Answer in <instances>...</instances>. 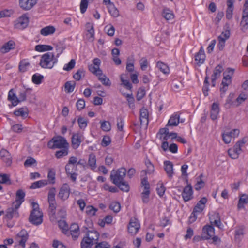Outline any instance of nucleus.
I'll return each instance as SVG.
<instances>
[{
  "label": "nucleus",
  "mask_w": 248,
  "mask_h": 248,
  "mask_svg": "<svg viewBox=\"0 0 248 248\" xmlns=\"http://www.w3.org/2000/svg\"><path fill=\"white\" fill-rule=\"evenodd\" d=\"M31 204L33 209L30 213L29 221L33 225H39L43 222V213L40 211L37 203L33 202Z\"/></svg>",
  "instance_id": "f257e3e1"
},
{
  "label": "nucleus",
  "mask_w": 248,
  "mask_h": 248,
  "mask_svg": "<svg viewBox=\"0 0 248 248\" xmlns=\"http://www.w3.org/2000/svg\"><path fill=\"white\" fill-rule=\"evenodd\" d=\"M57 62V59H54V55L51 52L43 54L39 62V65L43 68L51 69Z\"/></svg>",
  "instance_id": "f03ea898"
},
{
  "label": "nucleus",
  "mask_w": 248,
  "mask_h": 248,
  "mask_svg": "<svg viewBox=\"0 0 248 248\" xmlns=\"http://www.w3.org/2000/svg\"><path fill=\"white\" fill-rule=\"evenodd\" d=\"M48 147L52 149L56 148H68L69 143L66 140L61 136L54 137L47 144Z\"/></svg>",
  "instance_id": "7ed1b4c3"
},
{
  "label": "nucleus",
  "mask_w": 248,
  "mask_h": 248,
  "mask_svg": "<svg viewBox=\"0 0 248 248\" xmlns=\"http://www.w3.org/2000/svg\"><path fill=\"white\" fill-rule=\"evenodd\" d=\"M127 170L124 168H121L117 170H112L111 172L110 178L112 183L117 185L121 182L124 181Z\"/></svg>",
  "instance_id": "20e7f679"
},
{
  "label": "nucleus",
  "mask_w": 248,
  "mask_h": 248,
  "mask_svg": "<svg viewBox=\"0 0 248 248\" xmlns=\"http://www.w3.org/2000/svg\"><path fill=\"white\" fill-rule=\"evenodd\" d=\"M29 238L27 232L22 230L19 232L15 238V248H25V244Z\"/></svg>",
  "instance_id": "39448f33"
},
{
  "label": "nucleus",
  "mask_w": 248,
  "mask_h": 248,
  "mask_svg": "<svg viewBox=\"0 0 248 248\" xmlns=\"http://www.w3.org/2000/svg\"><path fill=\"white\" fill-rule=\"evenodd\" d=\"M246 142V140L245 138L238 141L232 148L229 149L228 150L229 156L233 159H237L242 151L241 147Z\"/></svg>",
  "instance_id": "423d86ee"
},
{
  "label": "nucleus",
  "mask_w": 248,
  "mask_h": 248,
  "mask_svg": "<svg viewBox=\"0 0 248 248\" xmlns=\"http://www.w3.org/2000/svg\"><path fill=\"white\" fill-rule=\"evenodd\" d=\"M158 134L160 135L159 139L162 140H167L170 138L176 139L177 135L176 133L169 132V130L167 127L161 128Z\"/></svg>",
  "instance_id": "0eeeda50"
},
{
  "label": "nucleus",
  "mask_w": 248,
  "mask_h": 248,
  "mask_svg": "<svg viewBox=\"0 0 248 248\" xmlns=\"http://www.w3.org/2000/svg\"><path fill=\"white\" fill-rule=\"evenodd\" d=\"M29 22V20L27 14H24L15 22L14 27L19 30L24 29L28 26Z\"/></svg>",
  "instance_id": "6e6552de"
},
{
  "label": "nucleus",
  "mask_w": 248,
  "mask_h": 248,
  "mask_svg": "<svg viewBox=\"0 0 248 248\" xmlns=\"http://www.w3.org/2000/svg\"><path fill=\"white\" fill-rule=\"evenodd\" d=\"M205 205H201L200 203H197L194 207L193 212L189 217L188 223L191 224L196 220L198 214L202 213L205 208Z\"/></svg>",
  "instance_id": "1a4fd4ad"
},
{
  "label": "nucleus",
  "mask_w": 248,
  "mask_h": 248,
  "mask_svg": "<svg viewBox=\"0 0 248 248\" xmlns=\"http://www.w3.org/2000/svg\"><path fill=\"white\" fill-rule=\"evenodd\" d=\"M70 193V188L69 186L67 183H64L60 188L58 197L62 201H65L67 199Z\"/></svg>",
  "instance_id": "9d476101"
},
{
  "label": "nucleus",
  "mask_w": 248,
  "mask_h": 248,
  "mask_svg": "<svg viewBox=\"0 0 248 248\" xmlns=\"http://www.w3.org/2000/svg\"><path fill=\"white\" fill-rule=\"evenodd\" d=\"M37 0H19L20 7L27 11L31 9L37 3Z\"/></svg>",
  "instance_id": "9b49d317"
},
{
  "label": "nucleus",
  "mask_w": 248,
  "mask_h": 248,
  "mask_svg": "<svg viewBox=\"0 0 248 248\" xmlns=\"http://www.w3.org/2000/svg\"><path fill=\"white\" fill-rule=\"evenodd\" d=\"M148 117V110L144 107L142 108L140 110V121L141 126H147L149 123Z\"/></svg>",
  "instance_id": "f8f14e48"
},
{
  "label": "nucleus",
  "mask_w": 248,
  "mask_h": 248,
  "mask_svg": "<svg viewBox=\"0 0 248 248\" xmlns=\"http://www.w3.org/2000/svg\"><path fill=\"white\" fill-rule=\"evenodd\" d=\"M83 140V137L82 134L79 133L73 134L71 139L72 146L73 148L77 149Z\"/></svg>",
  "instance_id": "ddd939ff"
},
{
  "label": "nucleus",
  "mask_w": 248,
  "mask_h": 248,
  "mask_svg": "<svg viewBox=\"0 0 248 248\" xmlns=\"http://www.w3.org/2000/svg\"><path fill=\"white\" fill-rule=\"evenodd\" d=\"M25 193L22 189H18L16 193V201L13 203V205L16 208H19L24 200Z\"/></svg>",
  "instance_id": "4468645a"
},
{
  "label": "nucleus",
  "mask_w": 248,
  "mask_h": 248,
  "mask_svg": "<svg viewBox=\"0 0 248 248\" xmlns=\"http://www.w3.org/2000/svg\"><path fill=\"white\" fill-rule=\"evenodd\" d=\"M140 228V224L138 220L131 219L128 226V231L132 234H135Z\"/></svg>",
  "instance_id": "2eb2a0df"
},
{
  "label": "nucleus",
  "mask_w": 248,
  "mask_h": 248,
  "mask_svg": "<svg viewBox=\"0 0 248 248\" xmlns=\"http://www.w3.org/2000/svg\"><path fill=\"white\" fill-rule=\"evenodd\" d=\"M202 232V238L206 240L209 239L214 235V228L212 225H207L203 228Z\"/></svg>",
  "instance_id": "dca6fc26"
},
{
  "label": "nucleus",
  "mask_w": 248,
  "mask_h": 248,
  "mask_svg": "<svg viewBox=\"0 0 248 248\" xmlns=\"http://www.w3.org/2000/svg\"><path fill=\"white\" fill-rule=\"evenodd\" d=\"M205 57L204 49L202 47H201L199 52L195 56V60L196 62V64L198 66H201L204 63Z\"/></svg>",
  "instance_id": "f3484780"
},
{
  "label": "nucleus",
  "mask_w": 248,
  "mask_h": 248,
  "mask_svg": "<svg viewBox=\"0 0 248 248\" xmlns=\"http://www.w3.org/2000/svg\"><path fill=\"white\" fill-rule=\"evenodd\" d=\"M0 156L7 166L11 165L12 157L9 152L6 149H2L0 151Z\"/></svg>",
  "instance_id": "a211bd4d"
},
{
  "label": "nucleus",
  "mask_w": 248,
  "mask_h": 248,
  "mask_svg": "<svg viewBox=\"0 0 248 248\" xmlns=\"http://www.w3.org/2000/svg\"><path fill=\"white\" fill-rule=\"evenodd\" d=\"M219 111V104L217 102L213 103L210 111V117L212 120H215L217 119Z\"/></svg>",
  "instance_id": "6ab92c4d"
},
{
  "label": "nucleus",
  "mask_w": 248,
  "mask_h": 248,
  "mask_svg": "<svg viewBox=\"0 0 248 248\" xmlns=\"http://www.w3.org/2000/svg\"><path fill=\"white\" fill-rule=\"evenodd\" d=\"M16 206L12 205V207L7 209L6 214L5 215V218L9 220L11 219L14 217H17L19 216L17 212V209Z\"/></svg>",
  "instance_id": "aec40b11"
},
{
  "label": "nucleus",
  "mask_w": 248,
  "mask_h": 248,
  "mask_svg": "<svg viewBox=\"0 0 248 248\" xmlns=\"http://www.w3.org/2000/svg\"><path fill=\"white\" fill-rule=\"evenodd\" d=\"M164 170L169 178H171L173 174V164L170 161L164 162Z\"/></svg>",
  "instance_id": "412c9836"
},
{
  "label": "nucleus",
  "mask_w": 248,
  "mask_h": 248,
  "mask_svg": "<svg viewBox=\"0 0 248 248\" xmlns=\"http://www.w3.org/2000/svg\"><path fill=\"white\" fill-rule=\"evenodd\" d=\"M55 28L53 26H47L40 30V34L44 36L53 34L55 32Z\"/></svg>",
  "instance_id": "4be33fe9"
},
{
  "label": "nucleus",
  "mask_w": 248,
  "mask_h": 248,
  "mask_svg": "<svg viewBox=\"0 0 248 248\" xmlns=\"http://www.w3.org/2000/svg\"><path fill=\"white\" fill-rule=\"evenodd\" d=\"M15 44L12 41H9L5 43L0 49V51L2 53H6L11 50L14 49Z\"/></svg>",
  "instance_id": "5701e85b"
},
{
  "label": "nucleus",
  "mask_w": 248,
  "mask_h": 248,
  "mask_svg": "<svg viewBox=\"0 0 248 248\" xmlns=\"http://www.w3.org/2000/svg\"><path fill=\"white\" fill-rule=\"evenodd\" d=\"M179 123V115L177 114L172 115L170 118L166 126H176Z\"/></svg>",
  "instance_id": "b1692460"
},
{
  "label": "nucleus",
  "mask_w": 248,
  "mask_h": 248,
  "mask_svg": "<svg viewBox=\"0 0 248 248\" xmlns=\"http://www.w3.org/2000/svg\"><path fill=\"white\" fill-rule=\"evenodd\" d=\"M234 71V69L228 68L223 73V80H226L229 82H231V78L233 75Z\"/></svg>",
  "instance_id": "393cba45"
},
{
  "label": "nucleus",
  "mask_w": 248,
  "mask_h": 248,
  "mask_svg": "<svg viewBox=\"0 0 248 248\" xmlns=\"http://www.w3.org/2000/svg\"><path fill=\"white\" fill-rule=\"evenodd\" d=\"M224 69L221 65H217L215 68L211 78H213V80H216L220 76V74L223 71Z\"/></svg>",
  "instance_id": "a878e982"
},
{
  "label": "nucleus",
  "mask_w": 248,
  "mask_h": 248,
  "mask_svg": "<svg viewBox=\"0 0 248 248\" xmlns=\"http://www.w3.org/2000/svg\"><path fill=\"white\" fill-rule=\"evenodd\" d=\"M48 184L47 180H42L33 183L30 186L31 189H36L46 186Z\"/></svg>",
  "instance_id": "bb28decb"
},
{
  "label": "nucleus",
  "mask_w": 248,
  "mask_h": 248,
  "mask_svg": "<svg viewBox=\"0 0 248 248\" xmlns=\"http://www.w3.org/2000/svg\"><path fill=\"white\" fill-rule=\"evenodd\" d=\"M30 89H27L25 91H22L20 92L19 94V98L16 100L15 101H13L12 105L13 106H16L17 105V104L21 101H23L26 100V92Z\"/></svg>",
  "instance_id": "cd10ccee"
},
{
  "label": "nucleus",
  "mask_w": 248,
  "mask_h": 248,
  "mask_svg": "<svg viewBox=\"0 0 248 248\" xmlns=\"http://www.w3.org/2000/svg\"><path fill=\"white\" fill-rule=\"evenodd\" d=\"M93 243V242L86 236L83 238L81 242V248H91Z\"/></svg>",
  "instance_id": "c85d7f7f"
},
{
  "label": "nucleus",
  "mask_w": 248,
  "mask_h": 248,
  "mask_svg": "<svg viewBox=\"0 0 248 248\" xmlns=\"http://www.w3.org/2000/svg\"><path fill=\"white\" fill-rule=\"evenodd\" d=\"M96 160L95 155L93 153L90 154L88 159V165L92 170H93L96 168Z\"/></svg>",
  "instance_id": "c756f323"
},
{
  "label": "nucleus",
  "mask_w": 248,
  "mask_h": 248,
  "mask_svg": "<svg viewBox=\"0 0 248 248\" xmlns=\"http://www.w3.org/2000/svg\"><path fill=\"white\" fill-rule=\"evenodd\" d=\"M162 15L167 20H171L174 18L172 12L168 8H164L163 10Z\"/></svg>",
  "instance_id": "7c9ffc66"
},
{
  "label": "nucleus",
  "mask_w": 248,
  "mask_h": 248,
  "mask_svg": "<svg viewBox=\"0 0 248 248\" xmlns=\"http://www.w3.org/2000/svg\"><path fill=\"white\" fill-rule=\"evenodd\" d=\"M52 49L53 47L51 46L47 45H37L35 46V50L38 52L51 50Z\"/></svg>",
  "instance_id": "2f4dec72"
},
{
  "label": "nucleus",
  "mask_w": 248,
  "mask_h": 248,
  "mask_svg": "<svg viewBox=\"0 0 248 248\" xmlns=\"http://www.w3.org/2000/svg\"><path fill=\"white\" fill-rule=\"evenodd\" d=\"M157 67L163 73L165 74H168L170 72V69L168 66L161 62H157Z\"/></svg>",
  "instance_id": "473e14b6"
},
{
  "label": "nucleus",
  "mask_w": 248,
  "mask_h": 248,
  "mask_svg": "<svg viewBox=\"0 0 248 248\" xmlns=\"http://www.w3.org/2000/svg\"><path fill=\"white\" fill-rule=\"evenodd\" d=\"M30 65L29 62L25 59L22 60L20 61L18 68L19 70L21 72H25L28 69Z\"/></svg>",
  "instance_id": "72a5a7b5"
},
{
  "label": "nucleus",
  "mask_w": 248,
  "mask_h": 248,
  "mask_svg": "<svg viewBox=\"0 0 248 248\" xmlns=\"http://www.w3.org/2000/svg\"><path fill=\"white\" fill-rule=\"evenodd\" d=\"M56 188L52 187L50 189L48 193V202H56L55 201Z\"/></svg>",
  "instance_id": "f704fd0d"
},
{
  "label": "nucleus",
  "mask_w": 248,
  "mask_h": 248,
  "mask_svg": "<svg viewBox=\"0 0 248 248\" xmlns=\"http://www.w3.org/2000/svg\"><path fill=\"white\" fill-rule=\"evenodd\" d=\"M86 236L90 238L93 242L98 240L99 234V233L95 231H89Z\"/></svg>",
  "instance_id": "c9c22d12"
},
{
  "label": "nucleus",
  "mask_w": 248,
  "mask_h": 248,
  "mask_svg": "<svg viewBox=\"0 0 248 248\" xmlns=\"http://www.w3.org/2000/svg\"><path fill=\"white\" fill-rule=\"evenodd\" d=\"M98 76L99 80L104 85L106 86H110L111 85V81L106 75H103L102 73V75H98Z\"/></svg>",
  "instance_id": "e433bc0d"
},
{
  "label": "nucleus",
  "mask_w": 248,
  "mask_h": 248,
  "mask_svg": "<svg viewBox=\"0 0 248 248\" xmlns=\"http://www.w3.org/2000/svg\"><path fill=\"white\" fill-rule=\"evenodd\" d=\"M62 149L57 151L55 153V156L57 158H61L63 156H66L68 153V148H62Z\"/></svg>",
  "instance_id": "4c0bfd02"
},
{
  "label": "nucleus",
  "mask_w": 248,
  "mask_h": 248,
  "mask_svg": "<svg viewBox=\"0 0 248 248\" xmlns=\"http://www.w3.org/2000/svg\"><path fill=\"white\" fill-rule=\"evenodd\" d=\"M89 70L91 72L96 76L102 75V71L99 68V67L93 65V64H90L89 65Z\"/></svg>",
  "instance_id": "58836bf2"
},
{
  "label": "nucleus",
  "mask_w": 248,
  "mask_h": 248,
  "mask_svg": "<svg viewBox=\"0 0 248 248\" xmlns=\"http://www.w3.org/2000/svg\"><path fill=\"white\" fill-rule=\"evenodd\" d=\"M115 185L117 186L118 188H119L122 191L124 192H128L129 191V186L128 184L125 181L121 182L119 184Z\"/></svg>",
  "instance_id": "ea45409f"
},
{
  "label": "nucleus",
  "mask_w": 248,
  "mask_h": 248,
  "mask_svg": "<svg viewBox=\"0 0 248 248\" xmlns=\"http://www.w3.org/2000/svg\"><path fill=\"white\" fill-rule=\"evenodd\" d=\"M202 174L200 175L197 178V182L195 185V189L196 190H200L204 186L205 184L204 182L202 180Z\"/></svg>",
  "instance_id": "a19ab883"
},
{
  "label": "nucleus",
  "mask_w": 248,
  "mask_h": 248,
  "mask_svg": "<svg viewBox=\"0 0 248 248\" xmlns=\"http://www.w3.org/2000/svg\"><path fill=\"white\" fill-rule=\"evenodd\" d=\"M55 171L54 170H49L47 175V183L54 184L55 183Z\"/></svg>",
  "instance_id": "79ce46f5"
},
{
  "label": "nucleus",
  "mask_w": 248,
  "mask_h": 248,
  "mask_svg": "<svg viewBox=\"0 0 248 248\" xmlns=\"http://www.w3.org/2000/svg\"><path fill=\"white\" fill-rule=\"evenodd\" d=\"M88 120L87 119L82 117H79L78 119V123L79 125V127L81 129H84L87 126L88 124Z\"/></svg>",
  "instance_id": "37998d69"
},
{
  "label": "nucleus",
  "mask_w": 248,
  "mask_h": 248,
  "mask_svg": "<svg viewBox=\"0 0 248 248\" xmlns=\"http://www.w3.org/2000/svg\"><path fill=\"white\" fill-rule=\"evenodd\" d=\"M0 183L7 185H11V181L10 177L6 174H0Z\"/></svg>",
  "instance_id": "c03bdc74"
},
{
  "label": "nucleus",
  "mask_w": 248,
  "mask_h": 248,
  "mask_svg": "<svg viewBox=\"0 0 248 248\" xmlns=\"http://www.w3.org/2000/svg\"><path fill=\"white\" fill-rule=\"evenodd\" d=\"M150 190H143L141 193V197L142 202L144 203H147L149 201Z\"/></svg>",
  "instance_id": "a18cd8bd"
},
{
  "label": "nucleus",
  "mask_w": 248,
  "mask_h": 248,
  "mask_svg": "<svg viewBox=\"0 0 248 248\" xmlns=\"http://www.w3.org/2000/svg\"><path fill=\"white\" fill-rule=\"evenodd\" d=\"M109 208L115 213H118L121 209L120 203L118 202H113L110 203Z\"/></svg>",
  "instance_id": "49530a36"
},
{
  "label": "nucleus",
  "mask_w": 248,
  "mask_h": 248,
  "mask_svg": "<svg viewBox=\"0 0 248 248\" xmlns=\"http://www.w3.org/2000/svg\"><path fill=\"white\" fill-rule=\"evenodd\" d=\"M43 78V76L39 74L36 73L32 76V81L35 84H40L42 82V80Z\"/></svg>",
  "instance_id": "de8ad7c7"
},
{
  "label": "nucleus",
  "mask_w": 248,
  "mask_h": 248,
  "mask_svg": "<svg viewBox=\"0 0 248 248\" xmlns=\"http://www.w3.org/2000/svg\"><path fill=\"white\" fill-rule=\"evenodd\" d=\"M75 85L76 83L75 82L72 83L71 81L66 82L64 85L65 91L67 93L72 92L75 89Z\"/></svg>",
  "instance_id": "09e8293b"
},
{
  "label": "nucleus",
  "mask_w": 248,
  "mask_h": 248,
  "mask_svg": "<svg viewBox=\"0 0 248 248\" xmlns=\"http://www.w3.org/2000/svg\"><path fill=\"white\" fill-rule=\"evenodd\" d=\"M108 11L110 14L113 17H118L119 15V11L116 8L114 4H112L111 6L108 7Z\"/></svg>",
  "instance_id": "8fccbe9b"
},
{
  "label": "nucleus",
  "mask_w": 248,
  "mask_h": 248,
  "mask_svg": "<svg viewBox=\"0 0 248 248\" xmlns=\"http://www.w3.org/2000/svg\"><path fill=\"white\" fill-rule=\"evenodd\" d=\"M85 76V72L82 69H78L77 72L74 74L73 75V78L78 81L82 77H83Z\"/></svg>",
  "instance_id": "3c124183"
},
{
  "label": "nucleus",
  "mask_w": 248,
  "mask_h": 248,
  "mask_svg": "<svg viewBox=\"0 0 248 248\" xmlns=\"http://www.w3.org/2000/svg\"><path fill=\"white\" fill-rule=\"evenodd\" d=\"M101 128L104 131H109L111 130L110 123L107 121L101 122Z\"/></svg>",
  "instance_id": "603ef678"
},
{
  "label": "nucleus",
  "mask_w": 248,
  "mask_h": 248,
  "mask_svg": "<svg viewBox=\"0 0 248 248\" xmlns=\"http://www.w3.org/2000/svg\"><path fill=\"white\" fill-rule=\"evenodd\" d=\"M77 166L76 165H72L69 163L65 165V169L66 173H71V172H74L75 171L77 170Z\"/></svg>",
  "instance_id": "864d4df0"
},
{
  "label": "nucleus",
  "mask_w": 248,
  "mask_h": 248,
  "mask_svg": "<svg viewBox=\"0 0 248 248\" xmlns=\"http://www.w3.org/2000/svg\"><path fill=\"white\" fill-rule=\"evenodd\" d=\"M75 60L74 59H71L68 64L64 65L63 70L67 71H70L75 67Z\"/></svg>",
  "instance_id": "5fc2aeb1"
},
{
  "label": "nucleus",
  "mask_w": 248,
  "mask_h": 248,
  "mask_svg": "<svg viewBox=\"0 0 248 248\" xmlns=\"http://www.w3.org/2000/svg\"><path fill=\"white\" fill-rule=\"evenodd\" d=\"M140 68L142 70H146L148 67V61L145 57L142 58L140 61Z\"/></svg>",
  "instance_id": "6e6d98bb"
},
{
  "label": "nucleus",
  "mask_w": 248,
  "mask_h": 248,
  "mask_svg": "<svg viewBox=\"0 0 248 248\" xmlns=\"http://www.w3.org/2000/svg\"><path fill=\"white\" fill-rule=\"evenodd\" d=\"M88 27H90V29H88L87 30V32L90 34L89 39H92V40L93 41L94 39V28L93 24L88 22Z\"/></svg>",
  "instance_id": "4d7b16f0"
},
{
  "label": "nucleus",
  "mask_w": 248,
  "mask_h": 248,
  "mask_svg": "<svg viewBox=\"0 0 248 248\" xmlns=\"http://www.w3.org/2000/svg\"><path fill=\"white\" fill-rule=\"evenodd\" d=\"M49 215L54 217L56 213V202L49 203Z\"/></svg>",
  "instance_id": "13d9d810"
},
{
  "label": "nucleus",
  "mask_w": 248,
  "mask_h": 248,
  "mask_svg": "<svg viewBox=\"0 0 248 248\" xmlns=\"http://www.w3.org/2000/svg\"><path fill=\"white\" fill-rule=\"evenodd\" d=\"M156 191L158 195L161 197L162 196L165 191V187L162 183H158L156 187Z\"/></svg>",
  "instance_id": "bf43d9fd"
},
{
  "label": "nucleus",
  "mask_w": 248,
  "mask_h": 248,
  "mask_svg": "<svg viewBox=\"0 0 248 248\" xmlns=\"http://www.w3.org/2000/svg\"><path fill=\"white\" fill-rule=\"evenodd\" d=\"M97 209L92 206H88L86 208V214L90 216L95 215Z\"/></svg>",
  "instance_id": "052dcab7"
},
{
  "label": "nucleus",
  "mask_w": 248,
  "mask_h": 248,
  "mask_svg": "<svg viewBox=\"0 0 248 248\" xmlns=\"http://www.w3.org/2000/svg\"><path fill=\"white\" fill-rule=\"evenodd\" d=\"M193 197V189L190 184H187V201L191 200Z\"/></svg>",
  "instance_id": "680f3d73"
},
{
  "label": "nucleus",
  "mask_w": 248,
  "mask_h": 248,
  "mask_svg": "<svg viewBox=\"0 0 248 248\" xmlns=\"http://www.w3.org/2000/svg\"><path fill=\"white\" fill-rule=\"evenodd\" d=\"M111 143V139L109 136L106 135L104 136L102 140L101 145L103 147L108 146Z\"/></svg>",
  "instance_id": "e2e57ef3"
},
{
  "label": "nucleus",
  "mask_w": 248,
  "mask_h": 248,
  "mask_svg": "<svg viewBox=\"0 0 248 248\" xmlns=\"http://www.w3.org/2000/svg\"><path fill=\"white\" fill-rule=\"evenodd\" d=\"M121 81L122 83V84L128 90H131L132 88V84L130 83L128 80L124 79L123 77V75H121Z\"/></svg>",
  "instance_id": "0e129e2a"
},
{
  "label": "nucleus",
  "mask_w": 248,
  "mask_h": 248,
  "mask_svg": "<svg viewBox=\"0 0 248 248\" xmlns=\"http://www.w3.org/2000/svg\"><path fill=\"white\" fill-rule=\"evenodd\" d=\"M240 24L242 27V30L247 29L248 27V16H242Z\"/></svg>",
  "instance_id": "69168bd1"
},
{
  "label": "nucleus",
  "mask_w": 248,
  "mask_h": 248,
  "mask_svg": "<svg viewBox=\"0 0 248 248\" xmlns=\"http://www.w3.org/2000/svg\"><path fill=\"white\" fill-rule=\"evenodd\" d=\"M76 106L77 109L79 110H81L83 109L85 106V102L84 99H79L78 100Z\"/></svg>",
  "instance_id": "338daca9"
},
{
  "label": "nucleus",
  "mask_w": 248,
  "mask_h": 248,
  "mask_svg": "<svg viewBox=\"0 0 248 248\" xmlns=\"http://www.w3.org/2000/svg\"><path fill=\"white\" fill-rule=\"evenodd\" d=\"M222 140L225 143L229 144L231 142L232 137L227 132L222 134Z\"/></svg>",
  "instance_id": "774afa93"
}]
</instances>
